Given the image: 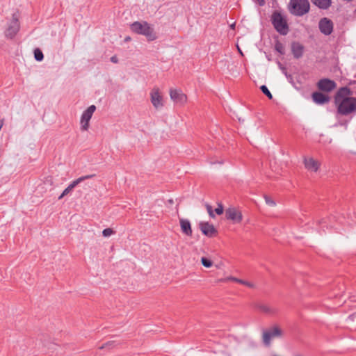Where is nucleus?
Segmentation results:
<instances>
[{
	"label": "nucleus",
	"mask_w": 356,
	"mask_h": 356,
	"mask_svg": "<svg viewBox=\"0 0 356 356\" xmlns=\"http://www.w3.org/2000/svg\"><path fill=\"white\" fill-rule=\"evenodd\" d=\"M72 188L70 186H68L64 191L63 192L61 193V195L58 197V200H60L62 199L64 196L67 195V194H69L72 191Z\"/></svg>",
	"instance_id": "obj_30"
},
{
	"label": "nucleus",
	"mask_w": 356,
	"mask_h": 356,
	"mask_svg": "<svg viewBox=\"0 0 356 356\" xmlns=\"http://www.w3.org/2000/svg\"><path fill=\"white\" fill-rule=\"evenodd\" d=\"M337 86L336 83L329 79H320L317 83L318 88L323 92H330L334 90Z\"/></svg>",
	"instance_id": "obj_10"
},
{
	"label": "nucleus",
	"mask_w": 356,
	"mask_h": 356,
	"mask_svg": "<svg viewBox=\"0 0 356 356\" xmlns=\"http://www.w3.org/2000/svg\"><path fill=\"white\" fill-rule=\"evenodd\" d=\"M111 61L113 63H117L118 62V59L116 56H113L111 58Z\"/></svg>",
	"instance_id": "obj_35"
},
{
	"label": "nucleus",
	"mask_w": 356,
	"mask_h": 356,
	"mask_svg": "<svg viewBox=\"0 0 356 356\" xmlns=\"http://www.w3.org/2000/svg\"><path fill=\"white\" fill-rule=\"evenodd\" d=\"M225 216L228 220L235 222H240L242 220V214L235 208H229L225 211Z\"/></svg>",
	"instance_id": "obj_13"
},
{
	"label": "nucleus",
	"mask_w": 356,
	"mask_h": 356,
	"mask_svg": "<svg viewBox=\"0 0 356 356\" xmlns=\"http://www.w3.org/2000/svg\"><path fill=\"white\" fill-rule=\"evenodd\" d=\"M238 51H240V53L242 54L241 49L239 48H238Z\"/></svg>",
	"instance_id": "obj_40"
},
{
	"label": "nucleus",
	"mask_w": 356,
	"mask_h": 356,
	"mask_svg": "<svg viewBox=\"0 0 356 356\" xmlns=\"http://www.w3.org/2000/svg\"><path fill=\"white\" fill-rule=\"evenodd\" d=\"M318 29L323 35H330L333 31V22L327 17H323L319 20Z\"/></svg>",
	"instance_id": "obj_7"
},
{
	"label": "nucleus",
	"mask_w": 356,
	"mask_h": 356,
	"mask_svg": "<svg viewBox=\"0 0 356 356\" xmlns=\"http://www.w3.org/2000/svg\"><path fill=\"white\" fill-rule=\"evenodd\" d=\"M256 307L261 312L266 314H274L276 313V309L273 307H271L267 305L264 304H257Z\"/></svg>",
	"instance_id": "obj_18"
},
{
	"label": "nucleus",
	"mask_w": 356,
	"mask_h": 356,
	"mask_svg": "<svg viewBox=\"0 0 356 356\" xmlns=\"http://www.w3.org/2000/svg\"><path fill=\"white\" fill-rule=\"evenodd\" d=\"M34 58L37 61H42L43 60L44 55L42 51L40 49L36 48L34 50Z\"/></svg>",
	"instance_id": "obj_23"
},
{
	"label": "nucleus",
	"mask_w": 356,
	"mask_h": 356,
	"mask_svg": "<svg viewBox=\"0 0 356 356\" xmlns=\"http://www.w3.org/2000/svg\"><path fill=\"white\" fill-rule=\"evenodd\" d=\"M312 97L313 101L318 104H324L329 102L330 101V97L328 95L323 94L320 92H313Z\"/></svg>",
	"instance_id": "obj_15"
},
{
	"label": "nucleus",
	"mask_w": 356,
	"mask_h": 356,
	"mask_svg": "<svg viewBox=\"0 0 356 356\" xmlns=\"http://www.w3.org/2000/svg\"><path fill=\"white\" fill-rule=\"evenodd\" d=\"M352 92L348 87L339 89L334 96V104L338 113L347 115L356 110V98L351 97Z\"/></svg>",
	"instance_id": "obj_1"
},
{
	"label": "nucleus",
	"mask_w": 356,
	"mask_h": 356,
	"mask_svg": "<svg viewBox=\"0 0 356 356\" xmlns=\"http://www.w3.org/2000/svg\"><path fill=\"white\" fill-rule=\"evenodd\" d=\"M312 2L321 9H327L332 3L331 0H311Z\"/></svg>",
	"instance_id": "obj_19"
},
{
	"label": "nucleus",
	"mask_w": 356,
	"mask_h": 356,
	"mask_svg": "<svg viewBox=\"0 0 356 356\" xmlns=\"http://www.w3.org/2000/svg\"><path fill=\"white\" fill-rule=\"evenodd\" d=\"M223 211H224V209H223V206L222 205V204H218V207L215 209V212L217 215H221L223 213Z\"/></svg>",
	"instance_id": "obj_33"
},
{
	"label": "nucleus",
	"mask_w": 356,
	"mask_h": 356,
	"mask_svg": "<svg viewBox=\"0 0 356 356\" xmlns=\"http://www.w3.org/2000/svg\"><path fill=\"white\" fill-rule=\"evenodd\" d=\"M264 200L266 203L270 207H275L276 205L275 202L268 195H264Z\"/></svg>",
	"instance_id": "obj_28"
},
{
	"label": "nucleus",
	"mask_w": 356,
	"mask_h": 356,
	"mask_svg": "<svg viewBox=\"0 0 356 356\" xmlns=\"http://www.w3.org/2000/svg\"><path fill=\"white\" fill-rule=\"evenodd\" d=\"M308 0H290L289 10L295 16H302L309 11Z\"/></svg>",
	"instance_id": "obj_3"
},
{
	"label": "nucleus",
	"mask_w": 356,
	"mask_h": 356,
	"mask_svg": "<svg viewBox=\"0 0 356 356\" xmlns=\"http://www.w3.org/2000/svg\"><path fill=\"white\" fill-rule=\"evenodd\" d=\"M199 227L202 234L208 237H214L218 234V231L214 226L207 222H200Z\"/></svg>",
	"instance_id": "obj_9"
},
{
	"label": "nucleus",
	"mask_w": 356,
	"mask_h": 356,
	"mask_svg": "<svg viewBox=\"0 0 356 356\" xmlns=\"http://www.w3.org/2000/svg\"><path fill=\"white\" fill-rule=\"evenodd\" d=\"M170 96L171 99L177 104H183L187 101L186 95L181 90L171 88Z\"/></svg>",
	"instance_id": "obj_12"
},
{
	"label": "nucleus",
	"mask_w": 356,
	"mask_h": 356,
	"mask_svg": "<svg viewBox=\"0 0 356 356\" xmlns=\"http://www.w3.org/2000/svg\"><path fill=\"white\" fill-rule=\"evenodd\" d=\"M132 32L145 36L148 41H153L156 39L154 29L146 21L134 22L130 25Z\"/></svg>",
	"instance_id": "obj_2"
},
{
	"label": "nucleus",
	"mask_w": 356,
	"mask_h": 356,
	"mask_svg": "<svg viewBox=\"0 0 356 356\" xmlns=\"http://www.w3.org/2000/svg\"><path fill=\"white\" fill-rule=\"evenodd\" d=\"M354 316H355V314H352L349 315V316L348 317V319L351 321H354Z\"/></svg>",
	"instance_id": "obj_37"
},
{
	"label": "nucleus",
	"mask_w": 356,
	"mask_h": 356,
	"mask_svg": "<svg viewBox=\"0 0 356 356\" xmlns=\"http://www.w3.org/2000/svg\"><path fill=\"white\" fill-rule=\"evenodd\" d=\"M260 89L262 91V92L266 95L270 99H273V95L271 94V92H270V90H268V88H267L266 86L265 85H262L261 87H260Z\"/></svg>",
	"instance_id": "obj_26"
},
{
	"label": "nucleus",
	"mask_w": 356,
	"mask_h": 356,
	"mask_svg": "<svg viewBox=\"0 0 356 356\" xmlns=\"http://www.w3.org/2000/svg\"><path fill=\"white\" fill-rule=\"evenodd\" d=\"M226 280H232V281L240 283L241 284H243L245 286H247L248 287H250V288H254V284H252L251 282H247V281H245L243 280H241V279H238V278H236V277H232V276L228 277H227L225 279H220V280H219L220 282L226 281Z\"/></svg>",
	"instance_id": "obj_20"
},
{
	"label": "nucleus",
	"mask_w": 356,
	"mask_h": 356,
	"mask_svg": "<svg viewBox=\"0 0 356 356\" xmlns=\"http://www.w3.org/2000/svg\"><path fill=\"white\" fill-rule=\"evenodd\" d=\"M206 209L207 210V212L209 215V216L212 218H215V215L213 213V208L209 204H206Z\"/></svg>",
	"instance_id": "obj_32"
},
{
	"label": "nucleus",
	"mask_w": 356,
	"mask_h": 356,
	"mask_svg": "<svg viewBox=\"0 0 356 356\" xmlns=\"http://www.w3.org/2000/svg\"><path fill=\"white\" fill-rule=\"evenodd\" d=\"M291 52L293 57L296 59L303 56L305 47L298 42H293L291 44Z\"/></svg>",
	"instance_id": "obj_14"
},
{
	"label": "nucleus",
	"mask_w": 356,
	"mask_h": 356,
	"mask_svg": "<svg viewBox=\"0 0 356 356\" xmlns=\"http://www.w3.org/2000/svg\"><path fill=\"white\" fill-rule=\"evenodd\" d=\"M179 222L181 232L186 236H191L192 229L190 221L187 219H180Z\"/></svg>",
	"instance_id": "obj_17"
},
{
	"label": "nucleus",
	"mask_w": 356,
	"mask_h": 356,
	"mask_svg": "<svg viewBox=\"0 0 356 356\" xmlns=\"http://www.w3.org/2000/svg\"><path fill=\"white\" fill-rule=\"evenodd\" d=\"M131 40L130 37H127L125 38V41H129Z\"/></svg>",
	"instance_id": "obj_38"
},
{
	"label": "nucleus",
	"mask_w": 356,
	"mask_h": 356,
	"mask_svg": "<svg viewBox=\"0 0 356 356\" xmlns=\"http://www.w3.org/2000/svg\"><path fill=\"white\" fill-rule=\"evenodd\" d=\"M151 102L156 109L163 107V97L158 88H154L150 93Z\"/></svg>",
	"instance_id": "obj_11"
},
{
	"label": "nucleus",
	"mask_w": 356,
	"mask_h": 356,
	"mask_svg": "<svg viewBox=\"0 0 356 356\" xmlns=\"http://www.w3.org/2000/svg\"><path fill=\"white\" fill-rule=\"evenodd\" d=\"M53 183L52 178L51 177H47L46 178L45 181H44V184H49L51 185Z\"/></svg>",
	"instance_id": "obj_34"
},
{
	"label": "nucleus",
	"mask_w": 356,
	"mask_h": 356,
	"mask_svg": "<svg viewBox=\"0 0 356 356\" xmlns=\"http://www.w3.org/2000/svg\"><path fill=\"white\" fill-rule=\"evenodd\" d=\"M282 70L283 73L284 74V75L287 78V80L289 81V82L290 83H291L293 86H294L295 83H294L293 78L292 75L289 74L287 73L286 70L285 69V67H282Z\"/></svg>",
	"instance_id": "obj_27"
},
{
	"label": "nucleus",
	"mask_w": 356,
	"mask_h": 356,
	"mask_svg": "<svg viewBox=\"0 0 356 356\" xmlns=\"http://www.w3.org/2000/svg\"><path fill=\"white\" fill-rule=\"evenodd\" d=\"M330 221V218H323L321 219L320 221H319V224L321 225H322L323 227H332V226L331 225L329 224V222Z\"/></svg>",
	"instance_id": "obj_29"
},
{
	"label": "nucleus",
	"mask_w": 356,
	"mask_h": 356,
	"mask_svg": "<svg viewBox=\"0 0 356 356\" xmlns=\"http://www.w3.org/2000/svg\"><path fill=\"white\" fill-rule=\"evenodd\" d=\"M20 28L19 22L17 17L14 14L13 15V19L9 24L8 28L5 31V35L8 38H13L18 33Z\"/></svg>",
	"instance_id": "obj_8"
},
{
	"label": "nucleus",
	"mask_w": 356,
	"mask_h": 356,
	"mask_svg": "<svg viewBox=\"0 0 356 356\" xmlns=\"http://www.w3.org/2000/svg\"><path fill=\"white\" fill-rule=\"evenodd\" d=\"M115 345H116L115 341H108L106 343L102 345L101 346H99V349H104V348L111 349V348H113Z\"/></svg>",
	"instance_id": "obj_24"
},
{
	"label": "nucleus",
	"mask_w": 356,
	"mask_h": 356,
	"mask_svg": "<svg viewBox=\"0 0 356 356\" xmlns=\"http://www.w3.org/2000/svg\"><path fill=\"white\" fill-rule=\"evenodd\" d=\"M113 233H114V231L112 229L106 228L103 230L102 235L104 237H108V236H110L111 235H112Z\"/></svg>",
	"instance_id": "obj_31"
},
{
	"label": "nucleus",
	"mask_w": 356,
	"mask_h": 356,
	"mask_svg": "<svg viewBox=\"0 0 356 356\" xmlns=\"http://www.w3.org/2000/svg\"><path fill=\"white\" fill-rule=\"evenodd\" d=\"M201 263L206 268H210L213 265L212 261L207 257H202Z\"/></svg>",
	"instance_id": "obj_25"
},
{
	"label": "nucleus",
	"mask_w": 356,
	"mask_h": 356,
	"mask_svg": "<svg viewBox=\"0 0 356 356\" xmlns=\"http://www.w3.org/2000/svg\"><path fill=\"white\" fill-rule=\"evenodd\" d=\"M271 22L275 29L281 35H286L289 31L286 19L280 13L275 11L271 17Z\"/></svg>",
	"instance_id": "obj_4"
},
{
	"label": "nucleus",
	"mask_w": 356,
	"mask_h": 356,
	"mask_svg": "<svg viewBox=\"0 0 356 356\" xmlns=\"http://www.w3.org/2000/svg\"><path fill=\"white\" fill-rule=\"evenodd\" d=\"M96 110L95 105L90 106L86 111H83L81 117V129L83 131H87L89 128V122L92 116L93 113Z\"/></svg>",
	"instance_id": "obj_6"
},
{
	"label": "nucleus",
	"mask_w": 356,
	"mask_h": 356,
	"mask_svg": "<svg viewBox=\"0 0 356 356\" xmlns=\"http://www.w3.org/2000/svg\"><path fill=\"white\" fill-rule=\"evenodd\" d=\"M95 176L96 175L95 174H92L80 177L78 179L74 180L69 186H70L72 188V189H74L78 184H79L82 181L95 177Z\"/></svg>",
	"instance_id": "obj_21"
},
{
	"label": "nucleus",
	"mask_w": 356,
	"mask_h": 356,
	"mask_svg": "<svg viewBox=\"0 0 356 356\" xmlns=\"http://www.w3.org/2000/svg\"><path fill=\"white\" fill-rule=\"evenodd\" d=\"M275 50L277 52H279L282 55L284 54V53H285V51H284V46L279 40H277L275 44Z\"/></svg>",
	"instance_id": "obj_22"
},
{
	"label": "nucleus",
	"mask_w": 356,
	"mask_h": 356,
	"mask_svg": "<svg viewBox=\"0 0 356 356\" xmlns=\"http://www.w3.org/2000/svg\"><path fill=\"white\" fill-rule=\"evenodd\" d=\"M282 335V330L277 325L273 326L263 332V342L266 346H269L272 338L279 337Z\"/></svg>",
	"instance_id": "obj_5"
},
{
	"label": "nucleus",
	"mask_w": 356,
	"mask_h": 356,
	"mask_svg": "<svg viewBox=\"0 0 356 356\" xmlns=\"http://www.w3.org/2000/svg\"><path fill=\"white\" fill-rule=\"evenodd\" d=\"M259 6H264L265 4V0H255Z\"/></svg>",
	"instance_id": "obj_36"
},
{
	"label": "nucleus",
	"mask_w": 356,
	"mask_h": 356,
	"mask_svg": "<svg viewBox=\"0 0 356 356\" xmlns=\"http://www.w3.org/2000/svg\"><path fill=\"white\" fill-rule=\"evenodd\" d=\"M234 26H235V25H234V24H232V25L231 26V27H232V29H234Z\"/></svg>",
	"instance_id": "obj_39"
},
{
	"label": "nucleus",
	"mask_w": 356,
	"mask_h": 356,
	"mask_svg": "<svg viewBox=\"0 0 356 356\" xmlns=\"http://www.w3.org/2000/svg\"><path fill=\"white\" fill-rule=\"evenodd\" d=\"M304 164L305 168L314 172H316L320 166L318 162L314 160L313 158H305L304 159Z\"/></svg>",
	"instance_id": "obj_16"
}]
</instances>
